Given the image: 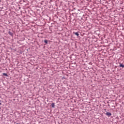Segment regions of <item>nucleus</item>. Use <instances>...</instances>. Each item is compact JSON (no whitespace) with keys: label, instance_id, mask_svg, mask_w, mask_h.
I'll list each match as a JSON object with an SVG mask.
<instances>
[{"label":"nucleus","instance_id":"nucleus-1","mask_svg":"<svg viewBox=\"0 0 124 124\" xmlns=\"http://www.w3.org/2000/svg\"><path fill=\"white\" fill-rule=\"evenodd\" d=\"M106 115H107V116H111L112 115V114L111 113L109 112H107L106 113Z\"/></svg>","mask_w":124,"mask_h":124},{"label":"nucleus","instance_id":"nucleus-2","mask_svg":"<svg viewBox=\"0 0 124 124\" xmlns=\"http://www.w3.org/2000/svg\"><path fill=\"white\" fill-rule=\"evenodd\" d=\"M74 34H75V35H77V36H78L79 35V33L78 32H73Z\"/></svg>","mask_w":124,"mask_h":124},{"label":"nucleus","instance_id":"nucleus-3","mask_svg":"<svg viewBox=\"0 0 124 124\" xmlns=\"http://www.w3.org/2000/svg\"><path fill=\"white\" fill-rule=\"evenodd\" d=\"M120 67H122L123 68H124V65L120 63V65H119Z\"/></svg>","mask_w":124,"mask_h":124},{"label":"nucleus","instance_id":"nucleus-4","mask_svg":"<svg viewBox=\"0 0 124 124\" xmlns=\"http://www.w3.org/2000/svg\"><path fill=\"white\" fill-rule=\"evenodd\" d=\"M51 106H52V108H55V103H52L51 104Z\"/></svg>","mask_w":124,"mask_h":124},{"label":"nucleus","instance_id":"nucleus-5","mask_svg":"<svg viewBox=\"0 0 124 124\" xmlns=\"http://www.w3.org/2000/svg\"><path fill=\"white\" fill-rule=\"evenodd\" d=\"M9 34H10V35H11V36L13 35V33L10 31H9Z\"/></svg>","mask_w":124,"mask_h":124},{"label":"nucleus","instance_id":"nucleus-6","mask_svg":"<svg viewBox=\"0 0 124 124\" xmlns=\"http://www.w3.org/2000/svg\"><path fill=\"white\" fill-rule=\"evenodd\" d=\"M45 43H46V44H48V41L47 40H45L44 41Z\"/></svg>","mask_w":124,"mask_h":124},{"label":"nucleus","instance_id":"nucleus-7","mask_svg":"<svg viewBox=\"0 0 124 124\" xmlns=\"http://www.w3.org/2000/svg\"><path fill=\"white\" fill-rule=\"evenodd\" d=\"M3 75H4V76H6V77L8 76V75H7V74L6 73H3Z\"/></svg>","mask_w":124,"mask_h":124},{"label":"nucleus","instance_id":"nucleus-8","mask_svg":"<svg viewBox=\"0 0 124 124\" xmlns=\"http://www.w3.org/2000/svg\"><path fill=\"white\" fill-rule=\"evenodd\" d=\"M0 105H1V103L0 102Z\"/></svg>","mask_w":124,"mask_h":124}]
</instances>
